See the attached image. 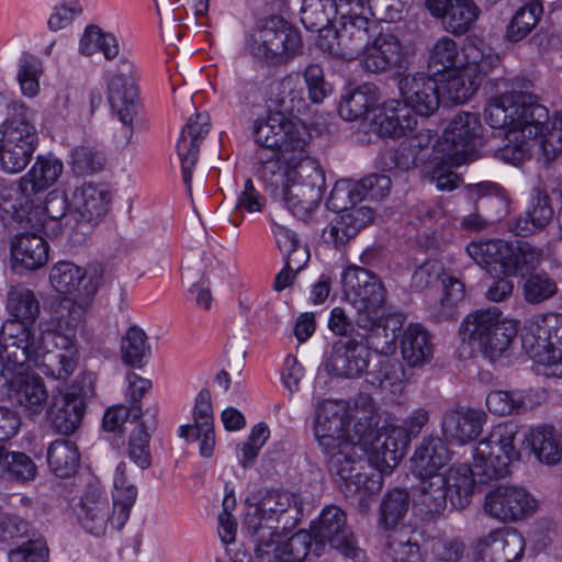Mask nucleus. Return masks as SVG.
I'll return each mask as SVG.
<instances>
[{
	"label": "nucleus",
	"mask_w": 562,
	"mask_h": 562,
	"mask_svg": "<svg viewBox=\"0 0 562 562\" xmlns=\"http://www.w3.org/2000/svg\"><path fill=\"white\" fill-rule=\"evenodd\" d=\"M557 293V282L546 272L530 273L524 283V297L530 304L542 303Z\"/></svg>",
	"instance_id": "680f3d73"
},
{
	"label": "nucleus",
	"mask_w": 562,
	"mask_h": 562,
	"mask_svg": "<svg viewBox=\"0 0 562 562\" xmlns=\"http://www.w3.org/2000/svg\"><path fill=\"white\" fill-rule=\"evenodd\" d=\"M101 279L102 267L99 263L91 265L86 271L70 261H59L49 272L50 284L64 294L78 291L83 296H92L97 293Z\"/></svg>",
	"instance_id": "7c9ffc66"
},
{
	"label": "nucleus",
	"mask_w": 562,
	"mask_h": 562,
	"mask_svg": "<svg viewBox=\"0 0 562 562\" xmlns=\"http://www.w3.org/2000/svg\"><path fill=\"white\" fill-rule=\"evenodd\" d=\"M525 440L528 442L536 458L547 464H555L562 457V442L560 435L550 425H539L531 428Z\"/></svg>",
	"instance_id": "a18cd8bd"
},
{
	"label": "nucleus",
	"mask_w": 562,
	"mask_h": 562,
	"mask_svg": "<svg viewBox=\"0 0 562 562\" xmlns=\"http://www.w3.org/2000/svg\"><path fill=\"white\" fill-rule=\"evenodd\" d=\"M77 515L82 527L94 536L102 535L109 521L112 524L108 496L98 484H89Z\"/></svg>",
	"instance_id": "79ce46f5"
},
{
	"label": "nucleus",
	"mask_w": 562,
	"mask_h": 562,
	"mask_svg": "<svg viewBox=\"0 0 562 562\" xmlns=\"http://www.w3.org/2000/svg\"><path fill=\"white\" fill-rule=\"evenodd\" d=\"M518 431L519 426L514 422L499 423L472 450L480 480H498L509 473L510 462L519 458L515 445Z\"/></svg>",
	"instance_id": "dca6fc26"
},
{
	"label": "nucleus",
	"mask_w": 562,
	"mask_h": 562,
	"mask_svg": "<svg viewBox=\"0 0 562 562\" xmlns=\"http://www.w3.org/2000/svg\"><path fill=\"white\" fill-rule=\"evenodd\" d=\"M245 48L257 63L273 68L286 66L303 54L301 32L279 15L257 21L248 32Z\"/></svg>",
	"instance_id": "423d86ee"
},
{
	"label": "nucleus",
	"mask_w": 562,
	"mask_h": 562,
	"mask_svg": "<svg viewBox=\"0 0 562 562\" xmlns=\"http://www.w3.org/2000/svg\"><path fill=\"white\" fill-rule=\"evenodd\" d=\"M113 486L112 526L116 529H121L130 518L131 509L137 497V488L135 485L130 483L122 486Z\"/></svg>",
	"instance_id": "052dcab7"
},
{
	"label": "nucleus",
	"mask_w": 562,
	"mask_h": 562,
	"mask_svg": "<svg viewBox=\"0 0 562 562\" xmlns=\"http://www.w3.org/2000/svg\"><path fill=\"white\" fill-rule=\"evenodd\" d=\"M63 169L61 160L54 155L37 156L31 169L19 181L25 203L31 201L32 196L52 188L63 173Z\"/></svg>",
	"instance_id": "ea45409f"
},
{
	"label": "nucleus",
	"mask_w": 562,
	"mask_h": 562,
	"mask_svg": "<svg viewBox=\"0 0 562 562\" xmlns=\"http://www.w3.org/2000/svg\"><path fill=\"white\" fill-rule=\"evenodd\" d=\"M302 517V504L295 494L284 490H268L256 504L248 505L245 514L246 532H265L282 529L290 531Z\"/></svg>",
	"instance_id": "2eb2a0df"
},
{
	"label": "nucleus",
	"mask_w": 562,
	"mask_h": 562,
	"mask_svg": "<svg viewBox=\"0 0 562 562\" xmlns=\"http://www.w3.org/2000/svg\"><path fill=\"white\" fill-rule=\"evenodd\" d=\"M7 308L12 318L0 329V386L10 378L12 368L33 362L40 371L55 380H66L77 367V331L83 325L86 308L65 297L54 308L50 322L33 324L40 315V302L30 289H12Z\"/></svg>",
	"instance_id": "f257e3e1"
},
{
	"label": "nucleus",
	"mask_w": 562,
	"mask_h": 562,
	"mask_svg": "<svg viewBox=\"0 0 562 562\" xmlns=\"http://www.w3.org/2000/svg\"><path fill=\"white\" fill-rule=\"evenodd\" d=\"M49 246L42 235L21 233L11 243V265L14 271H34L46 265Z\"/></svg>",
	"instance_id": "4c0bfd02"
},
{
	"label": "nucleus",
	"mask_w": 562,
	"mask_h": 562,
	"mask_svg": "<svg viewBox=\"0 0 562 562\" xmlns=\"http://www.w3.org/2000/svg\"><path fill=\"white\" fill-rule=\"evenodd\" d=\"M8 553L9 562H48L49 550L45 538L29 521L18 515L0 513V546Z\"/></svg>",
	"instance_id": "6ab92c4d"
},
{
	"label": "nucleus",
	"mask_w": 562,
	"mask_h": 562,
	"mask_svg": "<svg viewBox=\"0 0 562 562\" xmlns=\"http://www.w3.org/2000/svg\"><path fill=\"white\" fill-rule=\"evenodd\" d=\"M135 67L132 61L121 57L115 70L105 76L108 100L112 110L123 124V133L128 143L134 133V122L142 110L138 87L135 82Z\"/></svg>",
	"instance_id": "f3484780"
},
{
	"label": "nucleus",
	"mask_w": 562,
	"mask_h": 562,
	"mask_svg": "<svg viewBox=\"0 0 562 562\" xmlns=\"http://www.w3.org/2000/svg\"><path fill=\"white\" fill-rule=\"evenodd\" d=\"M49 470L58 477H70L76 473L80 453L75 441L57 439L53 441L46 452Z\"/></svg>",
	"instance_id": "de8ad7c7"
},
{
	"label": "nucleus",
	"mask_w": 562,
	"mask_h": 562,
	"mask_svg": "<svg viewBox=\"0 0 562 562\" xmlns=\"http://www.w3.org/2000/svg\"><path fill=\"white\" fill-rule=\"evenodd\" d=\"M446 276L452 274L445 272L440 261L435 259L426 260L414 270L411 288L416 292H422L438 281L442 283V278Z\"/></svg>",
	"instance_id": "338daca9"
},
{
	"label": "nucleus",
	"mask_w": 562,
	"mask_h": 562,
	"mask_svg": "<svg viewBox=\"0 0 562 562\" xmlns=\"http://www.w3.org/2000/svg\"><path fill=\"white\" fill-rule=\"evenodd\" d=\"M464 297V284L454 276L442 278V297L430 308V316L436 322L453 319L458 304Z\"/></svg>",
	"instance_id": "09e8293b"
},
{
	"label": "nucleus",
	"mask_w": 562,
	"mask_h": 562,
	"mask_svg": "<svg viewBox=\"0 0 562 562\" xmlns=\"http://www.w3.org/2000/svg\"><path fill=\"white\" fill-rule=\"evenodd\" d=\"M86 411L85 396L75 391L53 396L47 409L50 427L58 434L70 436L79 427Z\"/></svg>",
	"instance_id": "f704fd0d"
},
{
	"label": "nucleus",
	"mask_w": 562,
	"mask_h": 562,
	"mask_svg": "<svg viewBox=\"0 0 562 562\" xmlns=\"http://www.w3.org/2000/svg\"><path fill=\"white\" fill-rule=\"evenodd\" d=\"M373 415L366 401L362 416L348 415L339 405L325 401L318 405L314 424L315 437L329 456L328 469L345 497L356 504L361 514L370 510L372 496L382 488L381 473L369 460V451L359 442L355 426Z\"/></svg>",
	"instance_id": "f03ea898"
},
{
	"label": "nucleus",
	"mask_w": 562,
	"mask_h": 562,
	"mask_svg": "<svg viewBox=\"0 0 562 562\" xmlns=\"http://www.w3.org/2000/svg\"><path fill=\"white\" fill-rule=\"evenodd\" d=\"M111 194L101 186L83 183L72 195V203L87 221L99 218L108 212Z\"/></svg>",
	"instance_id": "49530a36"
},
{
	"label": "nucleus",
	"mask_w": 562,
	"mask_h": 562,
	"mask_svg": "<svg viewBox=\"0 0 562 562\" xmlns=\"http://www.w3.org/2000/svg\"><path fill=\"white\" fill-rule=\"evenodd\" d=\"M400 349L409 367H423L432 358L431 335L422 324L412 323L403 331Z\"/></svg>",
	"instance_id": "37998d69"
},
{
	"label": "nucleus",
	"mask_w": 562,
	"mask_h": 562,
	"mask_svg": "<svg viewBox=\"0 0 562 562\" xmlns=\"http://www.w3.org/2000/svg\"><path fill=\"white\" fill-rule=\"evenodd\" d=\"M544 401L546 392L543 390H494L487 394L485 404L490 413L497 416H509L531 411Z\"/></svg>",
	"instance_id": "c9c22d12"
},
{
	"label": "nucleus",
	"mask_w": 562,
	"mask_h": 562,
	"mask_svg": "<svg viewBox=\"0 0 562 562\" xmlns=\"http://www.w3.org/2000/svg\"><path fill=\"white\" fill-rule=\"evenodd\" d=\"M341 282L346 301L356 310L357 326L367 333H386L376 326L386 305V289L381 279L367 268L348 266L341 273Z\"/></svg>",
	"instance_id": "9d476101"
},
{
	"label": "nucleus",
	"mask_w": 562,
	"mask_h": 562,
	"mask_svg": "<svg viewBox=\"0 0 562 562\" xmlns=\"http://www.w3.org/2000/svg\"><path fill=\"white\" fill-rule=\"evenodd\" d=\"M37 475V467L33 459L21 451L4 453L3 467H0V479L18 484H26Z\"/></svg>",
	"instance_id": "3c124183"
},
{
	"label": "nucleus",
	"mask_w": 562,
	"mask_h": 562,
	"mask_svg": "<svg viewBox=\"0 0 562 562\" xmlns=\"http://www.w3.org/2000/svg\"><path fill=\"white\" fill-rule=\"evenodd\" d=\"M340 0H303L301 22L307 31L322 32L338 20L340 29L336 31L338 45L344 49L357 50L368 37V16H358L351 9L340 12Z\"/></svg>",
	"instance_id": "ddd939ff"
},
{
	"label": "nucleus",
	"mask_w": 562,
	"mask_h": 562,
	"mask_svg": "<svg viewBox=\"0 0 562 562\" xmlns=\"http://www.w3.org/2000/svg\"><path fill=\"white\" fill-rule=\"evenodd\" d=\"M462 69L470 76L479 79L480 75L488 74L498 63V57L492 53H485L484 48L475 44H468L461 50Z\"/></svg>",
	"instance_id": "4d7b16f0"
},
{
	"label": "nucleus",
	"mask_w": 562,
	"mask_h": 562,
	"mask_svg": "<svg viewBox=\"0 0 562 562\" xmlns=\"http://www.w3.org/2000/svg\"><path fill=\"white\" fill-rule=\"evenodd\" d=\"M488 482L480 480L474 459L472 467L465 463L453 464L447 475L442 473L424 482L416 505L428 518L441 514L448 499L453 508L462 509L470 503L474 486Z\"/></svg>",
	"instance_id": "1a4fd4ad"
},
{
	"label": "nucleus",
	"mask_w": 562,
	"mask_h": 562,
	"mask_svg": "<svg viewBox=\"0 0 562 562\" xmlns=\"http://www.w3.org/2000/svg\"><path fill=\"white\" fill-rule=\"evenodd\" d=\"M296 83L297 74L295 72L286 74L280 79L271 80L268 85L267 102L276 109H268L263 116H266L269 111H280L286 115L284 112H286V102H289L288 97L291 94V90Z\"/></svg>",
	"instance_id": "e2e57ef3"
},
{
	"label": "nucleus",
	"mask_w": 562,
	"mask_h": 562,
	"mask_svg": "<svg viewBox=\"0 0 562 562\" xmlns=\"http://www.w3.org/2000/svg\"><path fill=\"white\" fill-rule=\"evenodd\" d=\"M297 168L295 176L276 195H281L294 216L303 218L318 206L325 178L318 164L307 156Z\"/></svg>",
	"instance_id": "a211bd4d"
},
{
	"label": "nucleus",
	"mask_w": 562,
	"mask_h": 562,
	"mask_svg": "<svg viewBox=\"0 0 562 562\" xmlns=\"http://www.w3.org/2000/svg\"><path fill=\"white\" fill-rule=\"evenodd\" d=\"M68 210L67 198L64 193L50 191L46 198L43 213L45 220L42 224L45 234L56 237L63 232V218Z\"/></svg>",
	"instance_id": "13d9d810"
},
{
	"label": "nucleus",
	"mask_w": 562,
	"mask_h": 562,
	"mask_svg": "<svg viewBox=\"0 0 562 562\" xmlns=\"http://www.w3.org/2000/svg\"><path fill=\"white\" fill-rule=\"evenodd\" d=\"M30 109L21 101L11 104L9 116L0 124V168L7 173L22 171L37 146V132Z\"/></svg>",
	"instance_id": "f8f14e48"
},
{
	"label": "nucleus",
	"mask_w": 562,
	"mask_h": 562,
	"mask_svg": "<svg viewBox=\"0 0 562 562\" xmlns=\"http://www.w3.org/2000/svg\"><path fill=\"white\" fill-rule=\"evenodd\" d=\"M543 13L540 0H529L520 7L507 26L506 36L512 42L526 37L538 24Z\"/></svg>",
	"instance_id": "603ef678"
},
{
	"label": "nucleus",
	"mask_w": 562,
	"mask_h": 562,
	"mask_svg": "<svg viewBox=\"0 0 562 562\" xmlns=\"http://www.w3.org/2000/svg\"><path fill=\"white\" fill-rule=\"evenodd\" d=\"M43 72L42 61L31 54H23L19 59L18 81L22 93L33 98L40 91V77Z\"/></svg>",
	"instance_id": "bf43d9fd"
},
{
	"label": "nucleus",
	"mask_w": 562,
	"mask_h": 562,
	"mask_svg": "<svg viewBox=\"0 0 562 562\" xmlns=\"http://www.w3.org/2000/svg\"><path fill=\"white\" fill-rule=\"evenodd\" d=\"M398 89L403 104L411 113L420 116L434 114L442 100V92L437 78L426 74L405 76L400 80Z\"/></svg>",
	"instance_id": "c756f323"
},
{
	"label": "nucleus",
	"mask_w": 562,
	"mask_h": 562,
	"mask_svg": "<svg viewBox=\"0 0 562 562\" xmlns=\"http://www.w3.org/2000/svg\"><path fill=\"white\" fill-rule=\"evenodd\" d=\"M210 132L209 117L198 113L183 126L177 143V154L181 162L182 180L190 191L192 171L198 162L200 144Z\"/></svg>",
	"instance_id": "473e14b6"
},
{
	"label": "nucleus",
	"mask_w": 562,
	"mask_h": 562,
	"mask_svg": "<svg viewBox=\"0 0 562 562\" xmlns=\"http://www.w3.org/2000/svg\"><path fill=\"white\" fill-rule=\"evenodd\" d=\"M311 542L324 547L329 544L338 550L345 558L355 562H364L366 552L362 550L347 525V517L342 509L337 506L325 507L318 519L311 526Z\"/></svg>",
	"instance_id": "4be33fe9"
},
{
	"label": "nucleus",
	"mask_w": 562,
	"mask_h": 562,
	"mask_svg": "<svg viewBox=\"0 0 562 562\" xmlns=\"http://www.w3.org/2000/svg\"><path fill=\"white\" fill-rule=\"evenodd\" d=\"M428 419L427 411L418 408L412 412L401 427L378 429L374 416H367L364 423L356 424L355 432L358 440L369 451V460L381 473L382 479L384 474L392 472L412 439L418 436Z\"/></svg>",
	"instance_id": "39448f33"
},
{
	"label": "nucleus",
	"mask_w": 562,
	"mask_h": 562,
	"mask_svg": "<svg viewBox=\"0 0 562 562\" xmlns=\"http://www.w3.org/2000/svg\"><path fill=\"white\" fill-rule=\"evenodd\" d=\"M359 187L358 181L340 179L336 181L326 201L329 210L340 214L323 229L322 239L336 249L344 247L374 218L373 209L357 206L362 201Z\"/></svg>",
	"instance_id": "6e6552de"
},
{
	"label": "nucleus",
	"mask_w": 562,
	"mask_h": 562,
	"mask_svg": "<svg viewBox=\"0 0 562 562\" xmlns=\"http://www.w3.org/2000/svg\"><path fill=\"white\" fill-rule=\"evenodd\" d=\"M142 406L127 407L125 405H116L108 408L104 413L102 426L105 431L122 432L123 425L132 418L134 422L142 417Z\"/></svg>",
	"instance_id": "774afa93"
},
{
	"label": "nucleus",
	"mask_w": 562,
	"mask_h": 562,
	"mask_svg": "<svg viewBox=\"0 0 562 562\" xmlns=\"http://www.w3.org/2000/svg\"><path fill=\"white\" fill-rule=\"evenodd\" d=\"M517 333L518 323L503 317L497 307L470 313L459 328L462 341L472 347L476 346L490 360L504 355L514 342Z\"/></svg>",
	"instance_id": "9b49d317"
},
{
	"label": "nucleus",
	"mask_w": 562,
	"mask_h": 562,
	"mask_svg": "<svg viewBox=\"0 0 562 562\" xmlns=\"http://www.w3.org/2000/svg\"><path fill=\"white\" fill-rule=\"evenodd\" d=\"M537 509V501L524 487L499 485L485 495L484 510L502 522H515L530 517Z\"/></svg>",
	"instance_id": "bb28decb"
},
{
	"label": "nucleus",
	"mask_w": 562,
	"mask_h": 562,
	"mask_svg": "<svg viewBox=\"0 0 562 562\" xmlns=\"http://www.w3.org/2000/svg\"><path fill=\"white\" fill-rule=\"evenodd\" d=\"M149 440L150 435L143 424L137 425L130 436L127 456L142 470L151 464Z\"/></svg>",
	"instance_id": "0e129e2a"
},
{
	"label": "nucleus",
	"mask_w": 562,
	"mask_h": 562,
	"mask_svg": "<svg viewBox=\"0 0 562 562\" xmlns=\"http://www.w3.org/2000/svg\"><path fill=\"white\" fill-rule=\"evenodd\" d=\"M451 459L447 443L438 437L425 439L415 450L412 457V471L420 479V491L425 481H431L432 476L441 475L443 469Z\"/></svg>",
	"instance_id": "58836bf2"
},
{
	"label": "nucleus",
	"mask_w": 562,
	"mask_h": 562,
	"mask_svg": "<svg viewBox=\"0 0 562 562\" xmlns=\"http://www.w3.org/2000/svg\"><path fill=\"white\" fill-rule=\"evenodd\" d=\"M121 352L126 364L134 368L144 367L150 355L146 333L138 326H131L122 338Z\"/></svg>",
	"instance_id": "864d4df0"
},
{
	"label": "nucleus",
	"mask_w": 562,
	"mask_h": 562,
	"mask_svg": "<svg viewBox=\"0 0 562 562\" xmlns=\"http://www.w3.org/2000/svg\"><path fill=\"white\" fill-rule=\"evenodd\" d=\"M476 265L506 277H525L542 262L541 248L525 240L480 239L465 248Z\"/></svg>",
	"instance_id": "0eeeda50"
},
{
	"label": "nucleus",
	"mask_w": 562,
	"mask_h": 562,
	"mask_svg": "<svg viewBox=\"0 0 562 562\" xmlns=\"http://www.w3.org/2000/svg\"><path fill=\"white\" fill-rule=\"evenodd\" d=\"M527 329L522 345L533 360V370L548 367L562 352V313L535 315Z\"/></svg>",
	"instance_id": "b1692460"
},
{
	"label": "nucleus",
	"mask_w": 562,
	"mask_h": 562,
	"mask_svg": "<svg viewBox=\"0 0 562 562\" xmlns=\"http://www.w3.org/2000/svg\"><path fill=\"white\" fill-rule=\"evenodd\" d=\"M345 56L355 55L363 70L369 74H401L407 66V52L400 38L392 33H380L367 40L357 50L345 49Z\"/></svg>",
	"instance_id": "aec40b11"
},
{
	"label": "nucleus",
	"mask_w": 562,
	"mask_h": 562,
	"mask_svg": "<svg viewBox=\"0 0 562 562\" xmlns=\"http://www.w3.org/2000/svg\"><path fill=\"white\" fill-rule=\"evenodd\" d=\"M249 132L256 146L254 172L267 190L277 194L307 156L310 134L297 117L280 111H269L266 116L255 119Z\"/></svg>",
	"instance_id": "7ed1b4c3"
},
{
	"label": "nucleus",
	"mask_w": 562,
	"mask_h": 562,
	"mask_svg": "<svg viewBox=\"0 0 562 562\" xmlns=\"http://www.w3.org/2000/svg\"><path fill=\"white\" fill-rule=\"evenodd\" d=\"M214 427V415L211 402V393L206 389H202L196 397L193 408V424L182 425L179 428L180 436H190L196 438L199 428Z\"/></svg>",
	"instance_id": "6e6d98bb"
},
{
	"label": "nucleus",
	"mask_w": 562,
	"mask_h": 562,
	"mask_svg": "<svg viewBox=\"0 0 562 562\" xmlns=\"http://www.w3.org/2000/svg\"><path fill=\"white\" fill-rule=\"evenodd\" d=\"M426 7L453 34L467 33L480 14L479 7L472 0H426Z\"/></svg>",
	"instance_id": "72a5a7b5"
},
{
	"label": "nucleus",
	"mask_w": 562,
	"mask_h": 562,
	"mask_svg": "<svg viewBox=\"0 0 562 562\" xmlns=\"http://www.w3.org/2000/svg\"><path fill=\"white\" fill-rule=\"evenodd\" d=\"M462 60L457 43L452 38L443 36L434 45L429 57V68L435 76L456 71V69L462 68Z\"/></svg>",
	"instance_id": "5fc2aeb1"
},
{
	"label": "nucleus",
	"mask_w": 562,
	"mask_h": 562,
	"mask_svg": "<svg viewBox=\"0 0 562 562\" xmlns=\"http://www.w3.org/2000/svg\"><path fill=\"white\" fill-rule=\"evenodd\" d=\"M255 544L258 562H302L311 550V535L300 530L286 540H282L279 530L247 532Z\"/></svg>",
	"instance_id": "393cba45"
},
{
	"label": "nucleus",
	"mask_w": 562,
	"mask_h": 562,
	"mask_svg": "<svg viewBox=\"0 0 562 562\" xmlns=\"http://www.w3.org/2000/svg\"><path fill=\"white\" fill-rule=\"evenodd\" d=\"M378 89L372 83L349 88L341 95L338 112L346 121L364 117L378 104Z\"/></svg>",
	"instance_id": "c03bdc74"
},
{
	"label": "nucleus",
	"mask_w": 562,
	"mask_h": 562,
	"mask_svg": "<svg viewBox=\"0 0 562 562\" xmlns=\"http://www.w3.org/2000/svg\"><path fill=\"white\" fill-rule=\"evenodd\" d=\"M24 367H35L40 370L33 362L12 368L8 382L0 386V394L11 385L14 402L26 415L34 416L41 414L46 407L48 393L42 378L33 373H23Z\"/></svg>",
	"instance_id": "c85d7f7f"
},
{
	"label": "nucleus",
	"mask_w": 562,
	"mask_h": 562,
	"mask_svg": "<svg viewBox=\"0 0 562 562\" xmlns=\"http://www.w3.org/2000/svg\"><path fill=\"white\" fill-rule=\"evenodd\" d=\"M411 506L409 493L405 488H393L380 504L379 526L386 531L387 555L393 562H422L420 550L412 541L413 529L403 522Z\"/></svg>",
	"instance_id": "4468645a"
},
{
	"label": "nucleus",
	"mask_w": 562,
	"mask_h": 562,
	"mask_svg": "<svg viewBox=\"0 0 562 562\" xmlns=\"http://www.w3.org/2000/svg\"><path fill=\"white\" fill-rule=\"evenodd\" d=\"M476 562H516L525 550V540L516 530L496 529L477 540Z\"/></svg>",
	"instance_id": "2f4dec72"
},
{
	"label": "nucleus",
	"mask_w": 562,
	"mask_h": 562,
	"mask_svg": "<svg viewBox=\"0 0 562 562\" xmlns=\"http://www.w3.org/2000/svg\"><path fill=\"white\" fill-rule=\"evenodd\" d=\"M486 423V414L481 409L457 406L445 413L441 428L445 436L460 443L475 440Z\"/></svg>",
	"instance_id": "e433bc0d"
},
{
	"label": "nucleus",
	"mask_w": 562,
	"mask_h": 562,
	"mask_svg": "<svg viewBox=\"0 0 562 562\" xmlns=\"http://www.w3.org/2000/svg\"><path fill=\"white\" fill-rule=\"evenodd\" d=\"M308 100L314 104L322 103L330 93L331 85L325 80L324 70L318 64H310L303 72Z\"/></svg>",
	"instance_id": "69168bd1"
},
{
	"label": "nucleus",
	"mask_w": 562,
	"mask_h": 562,
	"mask_svg": "<svg viewBox=\"0 0 562 562\" xmlns=\"http://www.w3.org/2000/svg\"><path fill=\"white\" fill-rule=\"evenodd\" d=\"M485 121L494 130L509 133L521 132L529 138L542 137L546 154L562 153V116L557 117L548 128L549 111L538 98L529 92L512 91L491 99L485 109Z\"/></svg>",
	"instance_id": "20e7f679"
},
{
	"label": "nucleus",
	"mask_w": 562,
	"mask_h": 562,
	"mask_svg": "<svg viewBox=\"0 0 562 562\" xmlns=\"http://www.w3.org/2000/svg\"><path fill=\"white\" fill-rule=\"evenodd\" d=\"M440 78L441 91L447 94L448 101L452 103H464L475 92L479 86V79L470 76L464 69L459 68L456 71H447L438 75Z\"/></svg>",
	"instance_id": "8fccbe9b"
},
{
	"label": "nucleus",
	"mask_w": 562,
	"mask_h": 562,
	"mask_svg": "<svg viewBox=\"0 0 562 562\" xmlns=\"http://www.w3.org/2000/svg\"><path fill=\"white\" fill-rule=\"evenodd\" d=\"M393 339L390 342L385 341V345L381 348L372 344V348L386 355L394 348ZM370 344L367 334L338 338L331 345L330 356L326 364L328 372L339 378H360L369 367Z\"/></svg>",
	"instance_id": "412c9836"
},
{
	"label": "nucleus",
	"mask_w": 562,
	"mask_h": 562,
	"mask_svg": "<svg viewBox=\"0 0 562 562\" xmlns=\"http://www.w3.org/2000/svg\"><path fill=\"white\" fill-rule=\"evenodd\" d=\"M469 200L474 202L475 212L462 218L461 226L467 231H481L488 222L497 220L508 207L505 189L493 181L471 183L464 188Z\"/></svg>",
	"instance_id": "a878e982"
},
{
	"label": "nucleus",
	"mask_w": 562,
	"mask_h": 562,
	"mask_svg": "<svg viewBox=\"0 0 562 562\" xmlns=\"http://www.w3.org/2000/svg\"><path fill=\"white\" fill-rule=\"evenodd\" d=\"M551 179L552 172L548 170L539 177L537 184L530 190L525 212L512 225L510 229L515 235L529 236L542 231L553 220L555 214L553 199L550 189L547 188Z\"/></svg>",
	"instance_id": "cd10ccee"
},
{
	"label": "nucleus",
	"mask_w": 562,
	"mask_h": 562,
	"mask_svg": "<svg viewBox=\"0 0 562 562\" xmlns=\"http://www.w3.org/2000/svg\"><path fill=\"white\" fill-rule=\"evenodd\" d=\"M416 125V115L398 100L384 102L373 119L375 132L382 137L393 139L406 136Z\"/></svg>",
	"instance_id": "a19ab883"
},
{
	"label": "nucleus",
	"mask_w": 562,
	"mask_h": 562,
	"mask_svg": "<svg viewBox=\"0 0 562 562\" xmlns=\"http://www.w3.org/2000/svg\"><path fill=\"white\" fill-rule=\"evenodd\" d=\"M482 131L477 114L461 112L452 119L442 135L437 137L435 148L459 165L471 159L482 146Z\"/></svg>",
	"instance_id": "5701e85b"
}]
</instances>
